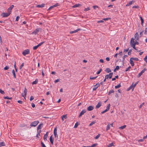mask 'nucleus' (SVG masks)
<instances>
[{
  "label": "nucleus",
  "mask_w": 147,
  "mask_h": 147,
  "mask_svg": "<svg viewBox=\"0 0 147 147\" xmlns=\"http://www.w3.org/2000/svg\"><path fill=\"white\" fill-rule=\"evenodd\" d=\"M60 79H58L57 80H56L54 81V82L55 83H56L57 82H59L60 81Z\"/></svg>",
  "instance_id": "nucleus-57"
},
{
  "label": "nucleus",
  "mask_w": 147,
  "mask_h": 147,
  "mask_svg": "<svg viewBox=\"0 0 147 147\" xmlns=\"http://www.w3.org/2000/svg\"><path fill=\"white\" fill-rule=\"evenodd\" d=\"M41 146L42 147H46L45 144H44V143L42 141L41 142Z\"/></svg>",
  "instance_id": "nucleus-31"
},
{
  "label": "nucleus",
  "mask_w": 147,
  "mask_h": 147,
  "mask_svg": "<svg viewBox=\"0 0 147 147\" xmlns=\"http://www.w3.org/2000/svg\"><path fill=\"white\" fill-rule=\"evenodd\" d=\"M53 135H52L50 138V142L51 141H53L54 138L52 137Z\"/></svg>",
  "instance_id": "nucleus-37"
},
{
  "label": "nucleus",
  "mask_w": 147,
  "mask_h": 147,
  "mask_svg": "<svg viewBox=\"0 0 147 147\" xmlns=\"http://www.w3.org/2000/svg\"><path fill=\"white\" fill-rule=\"evenodd\" d=\"M134 49H135L136 50H137V49H136L135 47V45L134 44H131V45H130Z\"/></svg>",
  "instance_id": "nucleus-36"
},
{
  "label": "nucleus",
  "mask_w": 147,
  "mask_h": 147,
  "mask_svg": "<svg viewBox=\"0 0 147 147\" xmlns=\"http://www.w3.org/2000/svg\"><path fill=\"white\" fill-rule=\"evenodd\" d=\"M98 145L97 144L95 143L93 144H92L91 146H90L91 147H94Z\"/></svg>",
  "instance_id": "nucleus-48"
},
{
  "label": "nucleus",
  "mask_w": 147,
  "mask_h": 147,
  "mask_svg": "<svg viewBox=\"0 0 147 147\" xmlns=\"http://www.w3.org/2000/svg\"><path fill=\"white\" fill-rule=\"evenodd\" d=\"M110 107V104H109L107 105V109H106L107 110V111L109 110V109Z\"/></svg>",
  "instance_id": "nucleus-39"
},
{
  "label": "nucleus",
  "mask_w": 147,
  "mask_h": 147,
  "mask_svg": "<svg viewBox=\"0 0 147 147\" xmlns=\"http://www.w3.org/2000/svg\"><path fill=\"white\" fill-rule=\"evenodd\" d=\"M133 60L132 59H131L130 58V63L131 64V65L132 66H134V61H132Z\"/></svg>",
  "instance_id": "nucleus-19"
},
{
  "label": "nucleus",
  "mask_w": 147,
  "mask_h": 147,
  "mask_svg": "<svg viewBox=\"0 0 147 147\" xmlns=\"http://www.w3.org/2000/svg\"><path fill=\"white\" fill-rule=\"evenodd\" d=\"M129 50V48H128V49H124V51H123V53L124 54V53H126V52H127Z\"/></svg>",
  "instance_id": "nucleus-42"
},
{
  "label": "nucleus",
  "mask_w": 147,
  "mask_h": 147,
  "mask_svg": "<svg viewBox=\"0 0 147 147\" xmlns=\"http://www.w3.org/2000/svg\"><path fill=\"white\" fill-rule=\"evenodd\" d=\"M9 68V67L8 66H6L4 68V70H6L8 69Z\"/></svg>",
  "instance_id": "nucleus-44"
},
{
  "label": "nucleus",
  "mask_w": 147,
  "mask_h": 147,
  "mask_svg": "<svg viewBox=\"0 0 147 147\" xmlns=\"http://www.w3.org/2000/svg\"><path fill=\"white\" fill-rule=\"evenodd\" d=\"M101 102H99L95 107L96 109H97L99 108L101 106Z\"/></svg>",
  "instance_id": "nucleus-13"
},
{
  "label": "nucleus",
  "mask_w": 147,
  "mask_h": 147,
  "mask_svg": "<svg viewBox=\"0 0 147 147\" xmlns=\"http://www.w3.org/2000/svg\"><path fill=\"white\" fill-rule=\"evenodd\" d=\"M54 135L55 136V137L58 138V135L57 134V133L54 132Z\"/></svg>",
  "instance_id": "nucleus-56"
},
{
  "label": "nucleus",
  "mask_w": 147,
  "mask_h": 147,
  "mask_svg": "<svg viewBox=\"0 0 147 147\" xmlns=\"http://www.w3.org/2000/svg\"><path fill=\"white\" fill-rule=\"evenodd\" d=\"M45 4L44 3H42L41 5H38L36 6V7L38 8H42L45 6Z\"/></svg>",
  "instance_id": "nucleus-15"
},
{
  "label": "nucleus",
  "mask_w": 147,
  "mask_h": 147,
  "mask_svg": "<svg viewBox=\"0 0 147 147\" xmlns=\"http://www.w3.org/2000/svg\"><path fill=\"white\" fill-rule=\"evenodd\" d=\"M102 71V69L101 68L100 69V70L98 71L96 73V74H99L101 72V71Z\"/></svg>",
  "instance_id": "nucleus-41"
},
{
  "label": "nucleus",
  "mask_w": 147,
  "mask_h": 147,
  "mask_svg": "<svg viewBox=\"0 0 147 147\" xmlns=\"http://www.w3.org/2000/svg\"><path fill=\"white\" fill-rule=\"evenodd\" d=\"M100 134H98V135H97V136H96L94 138V139H98L100 137Z\"/></svg>",
  "instance_id": "nucleus-43"
},
{
  "label": "nucleus",
  "mask_w": 147,
  "mask_h": 147,
  "mask_svg": "<svg viewBox=\"0 0 147 147\" xmlns=\"http://www.w3.org/2000/svg\"><path fill=\"white\" fill-rule=\"evenodd\" d=\"M121 84H118L117 85V86H115V88H116V89H117V88H118L120 87H121Z\"/></svg>",
  "instance_id": "nucleus-35"
},
{
  "label": "nucleus",
  "mask_w": 147,
  "mask_h": 147,
  "mask_svg": "<svg viewBox=\"0 0 147 147\" xmlns=\"http://www.w3.org/2000/svg\"><path fill=\"white\" fill-rule=\"evenodd\" d=\"M38 79H36L35 80V81H33L32 82V84L33 85V84H37V83H38Z\"/></svg>",
  "instance_id": "nucleus-23"
},
{
  "label": "nucleus",
  "mask_w": 147,
  "mask_h": 147,
  "mask_svg": "<svg viewBox=\"0 0 147 147\" xmlns=\"http://www.w3.org/2000/svg\"><path fill=\"white\" fill-rule=\"evenodd\" d=\"M105 71L108 73H109L111 71V70L109 68H108L106 69Z\"/></svg>",
  "instance_id": "nucleus-26"
},
{
  "label": "nucleus",
  "mask_w": 147,
  "mask_h": 147,
  "mask_svg": "<svg viewBox=\"0 0 147 147\" xmlns=\"http://www.w3.org/2000/svg\"><path fill=\"white\" fill-rule=\"evenodd\" d=\"M62 116L63 118H64L65 119H66L67 118V115H63Z\"/></svg>",
  "instance_id": "nucleus-63"
},
{
  "label": "nucleus",
  "mask_w": 147,
  "mask_h": 147,
  "mask_svg": "<svg viewBox=\"0 0 147 147\" xmlns=\"http://www.w3.org/2000/svg\"><path fill=\"white\" fill-rule=\"evenodd\" d=\"M146 70V68H145L144 69L142 70L141 72L139 73L138 75L137 76V77L138 78H140L142 74L143 73H144L145 71Z\"/></svg>",
  "instance_id": "nucleus-3"
},
{
  "label": "nucleus",
  "mask_w": 147,
  "mask_h": 147,
  "mask_svg": "<svg viewBox=\"0 0 147 147\" xmlns=\"http://www.w3.org/2000/svg\"><path fill=\"white\" fill-rule=\"evenodd\" d=\"M132 51L131 49H130L129 50L128 53V55H131V52Z\"/></svg>",
  "instance_id": "nucleus-53"
},
{
  "label": "nucleus",
  "mask_w": 147,
  "mask_h": 147,
  "mask_svg": "<svg viewBox=\"0 0 147 147\" xmlns=\"http://www.w3.org/2000/svg\"><path fill=\"white\" fill-rule=\"evenodd\" d=\"M11 10H10L8 8L7 9V13H9V14H10L11 13Z\"/></svg>",
  "instance_id": "nucleus-49"
},
{
  "label": "nucleus",
  "mask_w": 147,
  "mask_h": 147,
  "mask_svg": "<svg viewBox=\"0 0 147 147\" xmlns=\"http://www.w3.org/2000/svg\"><path fill=\"white\" fill-rule=\"evenodd\" d=\"M96 122V121H92L90 123V124L89 126H91L93 124H95Z\"/></svg>",
  "instance_id": "nucleus-28"
},
{
  "label": "nucleus",
  "mask_w": 147,
  "mask_h": 147,
  "mask_svg": "<svg viewBox=\"0 0 147 147\" xmlns=\"http://www.w3.org/2000/svg\"><path fill=\"white\" fill-rule=\"evenodd\" d=\"M114 146L113 143H111L109 144L107 146V147H111Z\"/></svg>",
  "instance_id": "nucleus-40"
},
{
  "label": "nucleus",
  "mask_w": 147,
  "mask_h": 147,
  "mask_svg": "<svg viewBox=\"0 0 147 147\" xmlns=\"http://www.w3.org/2000/svg\"><path fill=\"white\" fill-rule=\"evenodd\" d=\"M114 92V91L113 90H110L108 92V95H110L112 93H113Z\"/></svg>",
  "instance_id": "nucleus-25"
},
{
  "label": "nucleus",
  "mask_w": 147,
  "mask_h": 147,
  "mask_svg": "<svg viewBox=\"0 0 147 147\" xmlns=\"http://www.w3.org/2000/svg\"><path fill=\"white\" fill-rule=\"evenodd\" d=\"M79 124H78V122H77L75 124V125L74 126V128H76L78 126V125Z\"/></svg>",
  "instance_id": "nucleus-38"
},
{
  "label": "nucleus",
  "mask_w": 147,
  "mask_h": 147,
  "mask_svg": "<svg viewBox=\"0 0 147 147\" xmlns=\"http://www.w3.org/2000/svg\"><path fill=\"white\" fill-rule=\"evenodd\" d=\"M0 93L2 94H4L5 93L1 89H0Z\"/></svg>",
  "instance_id": "nucleus-54"
},
{
  "label": "nucleus",
  "mask_w": 147,
  "mask_h": 147,
  "mask_svg": "<svg viewBox=\"0 0 147 147\" xmlns=\"http://www.w3.org/2000/svg\"><path fill=\"white\" fill-rule=\"evenodd\" d=\"M12 73L13 74V75L14 76V77L15 78H16V74L15 73V71L14 69H13L12 71Z\"/></svg>",
  "instance_id": "nucleus-30"
},
{
  "label": "nucleus",
  "mask_w": 147,
  "mask_h": 147,
  "mask_svg": "<svg viewBox=\"0 0 147 147\" xmlns=\"http://www.w3.org/2000/svg\"><path fill=\"white\" fill-rule=\"evenodd\" d=\"M82 5V4H81L78 3V4H75V5H74L73 6V7L75 8V7H77L81 6Z\"/></svg>",
  "instance_id": "nucleus-17"
},
{
  "label": "nucleus",
  "mask_w": 147,
  "mask_h": 147,
  "mask_svg": "<svg viewBox=\"0 0 147 147\" xmlns=\"http://www.w3.org/2000/svg\"><path fill=\"white\" fill-rule=\"evenodd\" d=\"M39 47L38 46V45L36 46H35L33 48V49L34 50H36L37 48L38 47Z\"/></svg>",
  "instance_id": "nucleus-45"
},
{
  "label": "nucleus",
  "mask_w": 147,
  "mask_h": 147,
  "mask_svg": "<svg viewBox=\"0 0 147 147\" xmlns=\"http://www.w3.org/2000/svg\"><path fill=\"white\" fill-rule=\"evenodd\" d=\"M43 124L40 123L39 125H38V127H37V130H38L39 129H41L42 128V126Z\"/></svg>",
  "instance_id": "nucleus-18"
},
{
  "label": "nucleus",
  "mask_w": 147,
  "mask_h": 147,
  "mask_svg": "<svg viewBox=\"0 0 147 147\" xmlns=\"http://www.w3.org/2000/svg\"><path fill=\"white\" fill-rule=\"evenodd\" d=\"M110 125L109 124H108L107 127L106 128V130L107 131L108 130H109L110 129Z\"/></svg>",
  "instance_id": "nucleus-34"
},
{
  "label": "nucleus",
  "mask_w": 147,
  "mask_h": 147,
  "mask_svg": "<svg viewBox=\"0 0 147 147\" xmlns=\"http://www.w3.org/2000/svg\"><path fill=\"white\" fill-rule=\"evenodd\" d=\"M131 66H129L125 70V71H128L131 68Z\"/></svg>",
  "instance_id": "nucleus-47"
},
{
  "label": "nucleus",
  "mask_w": 147,
  "mask_h": 147,
  "mask_svg": "<svg viewBox=\"0 0 147 147\" xmlns=\"http://www.w3.org/2000/svg\"><path fill=\"white\" fill-rule=\"evenodd\" d=\"M98 87L97 86H95V85L94 86V87L93 88V90H96V89Z\"/></svg>",
  "instance_id": "nucleus-51"
},
{
  "label": "nucleus",
  "mask_w": 147,
  "mask_h": 147,
  "mask_svg": "<svg viewBox=\"0 0 147 147\" xmlns=\"http://www.w3.org/2000/svg\"><path fill=\"white\" fill-rule=\"evenodd\" d=\"M30 52L29 50L28 49H27L22 52V54L23 55L25 56L26 55L29 54Z\"/></svg>",
  "instance_id": "nucleus-7"
},
{
  "label": "nucleus",
  "mask_w": 147,
  "mask_h": 147,
  "mask_svg": "<svg viewBox=\"0 0 147 147\" xmlns=\"http://www.w3.org/2000/svg\"><path fill=\"white\" fill-rule=\"evenodd\" d=\"M139 35L138 33L137 32L135 35V38L136 41L138 40L139 39Z\"/></svg>",
  "instance_id": "nucleus-10"
},
{
  "label": "nucleus",
  "mask_w": 147,
  "mask_h": 147,
  "mask_svg": "<svg viewBox=\"0 0 147 147\" xmlns=\"http://www.w3.org/2000/svg\"><path fill=\"white\" fill-rule=\"evenodd\" d=\"M144 34H147V28H146L145 29V32H144Z\"/></svg>",
  "instance_id": "nucleus-64"
},
{
  "label": "nucleus",
  "mask_w": 147,
  "mask_h": 147,
  "mask_svg": "<svg viewBox=\"0 0 147 147\" xmlns=\"http://www.w3.org/2000/svg\"><path fill=\"white\" fill-rule=\"evenodd\" d=\"M138 82L139 81H138L134 84H133V83H132V85L128 88L127 89V91H128L131 89H132V90H133L134 87L138 84Z\"/></svg>",
  "instance_id": "nucleus-1"
},
{
  "label": "nucleus",
  "mask_w": 147,
  "mask_h": 147,
  "mask_svg": "<svg viewBox=\"0 0 147 147\" xmlns=\"http://www.w3.org/2000/svg\"><path fill=\"white\" fill-rule=\"evenodd\" d=\"M97 77V76H96L95 77H90V80H94V79H95Z\"/></svg>",
  "instance_id": "nucleus-52"
},
{
  "label": "nucleus",
  "mask_w": 147,
  "mask_h": 147,
  "mask_svg": "<svg viewBox=\"0 0 147 147\" xmlns=\"http://www.w3.org/2000/svg\"><path fill=\"white\" fill-rule=\"evenodd\" d=\"M24 92L25 94V96H26L27 93V90L26 87L25 88L24 90Z\"/></svg>",
  "instance_id": "nucleus-29"
},
{
  "label": "nucleus",
  "mask_w": 147,
  "mask_h": 147,
  "mask_svg": "<svg viewBox=\"0 0 147 147\" xmlns=\"http://www.w3.org/2000/svg\"><path fill=\"white\" fill-rule=\"evenodd\" d=\"M140 18L141 21V24L142 26H143L144 20L141 16H140Z\"/></svg>",
  "instance_id": "nucleus-20"
},
{
  "label": "nucleus",
  "mask_w": 147,
  "mask_h": 147,
  "mask_svg": "<svg viewBox=\"0 0 147 147\" xmlns=\"http://www.w3.org/2000/svg\"><path fill=\"white\" fill-rule=\"evenodd\" d=\"M3 98L5 99H9V100H11L12 99V97H9L8 96H4L3 97Z\"/></svg>",
  "instance_id": "nucleus-32"
},
{
  "label": "nucleus",
  "mask_w": 147,
  "mask_h": 147,
  "mask_svg": "<svg viewBox=\"0 0 147 147\" xmlns=\"http://www.w3.org/2000/svg\"><path fill=\"white\" fill-rule=\"evenodd\" d=\"M134 2V1H131L129 2L126 5V6H129L130 5H131L132 3Z\"/></svg>",
  "instance_id": "nucleus-16"
},
{
  "label": "nucleus",
  "mask_w": 147,
  "mask_h": 147,
  "mask_svg": "<svg viewBox=\"0 0 147 147\" xmlns=\"http://www.w3.org/2000/svg\"><path fill=\"white\" fill-rule=\"evenodd\" d=\"M130 58L131 59H132V60L136 61H138L139 60L136 57H131Z\"/></svg>",
  "instance_id": "nucleus-27"
},
{
  "label": "nucleus",
  "mask_w": 147,
  "mask_h": 147,
  "mask_svg": "<svg viewBox=\"0 0 147 147\" xmlns=\"http://www.w3.org/2000/svg\"><path fill=\"white\" fill-rule=\"evenodd\" d=\"M94 107L92 106H89L87 108L88 111H90L93 109Z\"/></svg>",
  "instance_id": "nucleus-12"
},
{
  "label": "nucleus",
  "mask_w": 147,
  "mask_h": 147,
  "mask_svg": "<svg viewBox=\"0 0 147 147\" xmlns=\"http://www.w3.org/2000/svg\"><path fill=\"white\" fill-rule=\"evenodd\" d=\"M100 86V84L99 82H97L96 84L95 85V86H97V87H98Z\"/></svg>",
  "instance_id": "nucleus-60"
},
{
  "label": "nucleus",
  "mask_w": 147,
  "mask_h": 147,
  "mask_svg": "<svg viewBox=\"0 0 147 147\" xmlns=\"http://www.w3.org/2000/svg\"><path fill=\"white\" fill-rule=\"evenodd\" d=\"M5 144L4 142H0V147L5 146Z\"/></svg>",
  "instance_id": "nucleus-24"
},
{
  "label": "nucleus",
  "mask_w": 147,
  "mask_h": 147,
  "mask_svg": "<svg viewBox=\"0 0 147 147\" xmlns=\"http://www.w3.org/2000/svg\"><path fill=\"white\" fill-rule=\"evenodd\" d=\"M14 7V5H12L11 6L8 8L10 9V10H12L13 8Z\"/></svg>",
  "instance_id": "nucleus-59"
},
{
  "label": "nucleus",
  "mask_w": 147,
  "mask_h": 147,
  "mask_svg": "<svg viewBox=\"0 0 147 147\" xmlns=\"http://www.w3.org/2000/svg\"><path fill=\"white\" fill-rule=\"evenodd\" d=\"M48 132H47L46 134H45L44 137H43V139L45 141H46L47 140V138L48 137Z\"/></svg>",
  "instance_id": "nucleus-14"
},
{
  "label": "nucleus",
  "mask_w": 147,
  "mask_h": 147,
  "mask_svg": "<svg viewBox=\"0 0 147 147\" xmlns=\"http://www.w3.org/2000/svg\"><path fill=\"white\" fill-rule=\"evenodd\" d=\"M81 30V29H80V28H78L76 30H75L73 31H72L70 32V33L71 34H73V33H75L77 32L78 31H80V30Z\"/></svg>",
  "instance_id": "nucleus-11"
},
{
  "label": "nucleus",
  "mask_w": 147,
  "mask_h": 147,
  "mask_svg": "<svg viewBox=\"0 0 147 147\" xmlns=\"http://www.w3.org/2000/svg\"><path fill=\"white\" fill-rule=\"evenodd\" d=\"M24 63H22L21 65L19 67V69H21L22 68V67L24 66Z\"/></svg>",
  "instance_id": "nucleus-46"
},
{
  "label": "nucleus",
  "mask_w": 147,
  "mask_h": 147,
  "mask_svg": "<svg viewBox=\"0 0 147 147\" xmlns=\"http://www.w3.org/2000/svg\"><path fill=\"white\" fill-rule=\"evenodd\" d=\"M58 4H59L58 3H57L55 4L54 5L50 6L49 7V8L47 10V11H49L50 9H52L53 8L57 7V6L59 5Z\"/></svg>",
  "instance_id": "nucleus-8"
},
{
  "label": "nucleus",
  "mask_w": 147,
  "mask_h": 147,
  "mask_svg": "<svg viewBox=\"0 0 147 147\" xmlns=\"http://www.w3.org/2000/svg\"><path fill=\"white\" fill-rule=\"evenodd\" d=\"M10 14L7 13H2L1 14V16L3 18H5L8 17Z\"/></svg>",
  "instance_id": "nucleus-6"
},
{
  "label": "nucleus",
  "mask_w": 147,
  "mask_h": 147,
  "mask_svg": "<svg viewBox=\"0 0 147 147\" xmlns=\"http://www.w3.org/2000/svg\"><path fill=\"white\" fill-rule=\"evenodd\" d=\"M127 57V55H125L123 57V60H122V62H123V65H124V62L125 60V57Z\"/></svg>",
  "instance_id": "nucleus-22"
},
{
  "label": "nucleus",
  "mask_w": 147,
  "mask_h": 147,
  "mask_svg": "<svg viewBox=\"0 0 147 147\" xmlns=\"http://www.w3.org/2000/svg\"><path fill=\"white\" fill-rule=\"evenodd\" d=\"M113 75V73L112 72L109 73V74H107L105 76V79H108L109 78L111 79L112 78Z\"/></svg>",
  "instance_id": "nucleus-4"
},
{
  "label": "nucleus",
  "mask_w": 147,
  "mask_h": 147,
  "mask_svg": "<svg viewBox=\"0 0 147 147\" xmlns=\"http://www.w3.org/2000/svg\"><path fill=\"white\" fill-rule=\"evenodd\" d=\"M144 60L147 63V56H146L144 59Z\"/></svg>",
  "instance_id": "nucleus-62"
},
{
  "label": "nucleus",
  "mask_w": 147,
  "mask_h": 147,
  "mask_svg": "<svg viewBox=\"0 0 147 147\" xmlns=\"http://www.w3.org/2000/svg\"><path fill=\"white\" fill-rule=\"evenodd\" d=\"M39 123L38 121H35L32 122L30 124V126L31 127H35Z\"/></svg>",
  "instance_id": "nucleus-2"
},
{
  "label": "nucleus",
  "mask_w": 147,
  "mask_h": 147,
  "mask_svg": "<svg viewBox=\"0 0 147 147\" xmlns=\"http://www.w3.org/2000/svg\"><path fill=\"white\" fill-rule=\"evenodd\" d=\"M139 7L138 6H136V5L132 7V8H135L138 9V8Z\"/></svg>",
  "instance_id": "nucleus-58"
},
{
  "label": "nucleus",
  "mask_w": 147,
  "mask_h": 147,
  "mask_svg": "<svg viewBox=\"0 0 147 147\" xmlns=\"http://www.w3.org/2000/svg\"><path fill=\"white\" fill-rule=\"evenodd\" d=\"M134 43H135L134 39L133 38H131V40L130 42V45H131L132 44H133Z\"/></svg>",
  "instance_id": "nucleus-21"
},
{
  "label": "nucleus",
  "mask_w": 147,
  "mask_h": 147,
  "mask_svg": "<svg viewBox=\"0 0 147 147\" xmlns=\"http://www.w3.org/2000/svg\"><path fill=\"white\" fill-rule=\"evenodd\" d=\"M41 28H36L35 30H34L32 32V34H35V35L37 34L39 32L40 30H41Z\"/></svg>",
  "instance_id": "nucleus-5"
},
{
  "label": "nucleus",
  "mask_w": 147,
  "mask_h": 147,
  "mask_svg": "<svg viewBox=\"0 0 147 147\" xmlns=\"http://www.w3.org/2000/svg\"><path fill=\"white\" fill-rule=\"evenodd\" d=\"M45 42V41L42 42H40L38 45V46L39 47V46H40L42 45Z\"/></svg>",
  "instance_id": "nucleus-50"
},
{
  "label": "nucleus",
  "mask_w": 147,
  "mask_h": 147,
  "mask_svg": "<svg viewBox=\"0 0 147 147\" xmlns=\"http://www.w3.org/2000/svg\"><path fill=\"white\" fill-rule=\"evenodd\" d=\"M86 112V111L85 109L83 110L82 111L80 112V114H79L78 117H80L82 115H83L84 113H85Z\"/></svg>",
  "instance_id": "nucleus-9"
},
{
  "label": "nucleus",
  "mask_w": 147,
  "mask_h": 147,
  "mask_svg": "<svg viewBox=\"0 0 147 147\" xmlns=\"http://www.w3.org/2000/svg\"><path fill=\"white\" fill-rule=\"evenodd\" d=\"M126 127V125H124L123 126H122L120 127H119V128L120 129H124V128H125Z\"/></svg>",
  "instance_id": "nucleus-33"
},
{
  "label": "nucleus",
  "mask_w": 147,
  "mask_h": 147,
  "mask_svg": "<svg viewBox=\"0 0 147 147\" xmlns=\"http://www.w3.org/2000/svg\"><path fill=\"white\" fill-rule=\"evenodd\" d=\"M90 9V8L89 7H88L87 8H85L84 10L85 11H88V10H89Z\"/></svg>",
  "instance_id": "nucleus-55"
},
{
  "label": "nucleus",
  "mask_w": 147,
  "mask_h": 147,
  "mask_svg": "<svg viewBox=\"0 0 147 147\" xmlns=\"http://www.w3.org/2000/svg\"><path fill=\"white\" fill-rule=\"evenodd\" d=\"M34 99V97L33 96H31L30 97V100L32 101Z\"/></svg>",
  "instance_id": "nucleus-61"
}]
</instances>
